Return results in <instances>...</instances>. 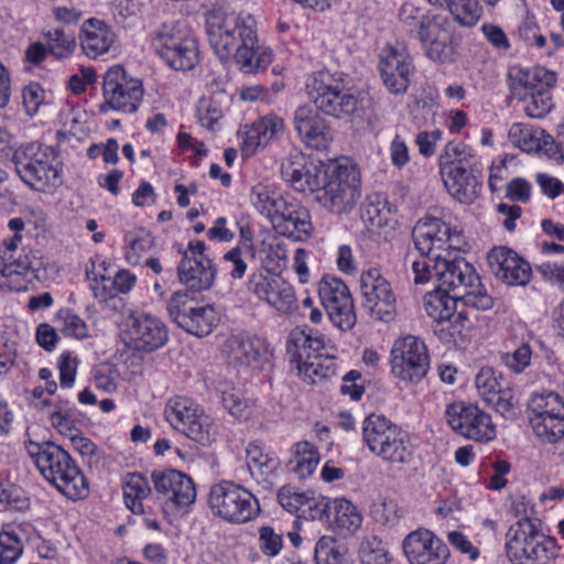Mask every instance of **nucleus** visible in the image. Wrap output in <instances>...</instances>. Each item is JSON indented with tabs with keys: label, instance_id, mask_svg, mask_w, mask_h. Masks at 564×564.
Listing matches in <instances>:
<instances>
[{
	"label": "nucleus",
	"instance_id": "47",
	"mask_svg": "<svg viewBox=\"0 0 564 564\" xmlns=\"http://www.w3.org/2000/svg\"><path fill=\"white\" fill-rule=\"evenodd\" d=\"M288 197L280 195L264 184H257L252 187L250 200L259 214L272 223L280 209L285 205Z\"/></svg>",
	"mask_w": 564,
	"mask_h": 564
},
{
	"label": "nucleus",
	"instance_id": "57",
	"mask_svg": "<svg viewBox=\"0 0 564 564\" xmlns=\"http://www.w3.org/2000/svg\"><path fill=\"white\" fill-rule=\"evenodd\" d=\"M455 20L464 26H474L481 18L478 0H451L446 4Z\"/></svg>",
	"mask_w": 564,
	"mask_h": 564
},
{
	"label": "nucleus",
	"instance_id": "45",
	"mask_svg": "<svg viewBox=\"0 0 564 564\" xmlns=\"http://www.w3.org/2000/svg\"><path fill=\"white\" fill-rule=\"evenodd\" d=\"M508 135L514 147L528 153L540 152L550 139L544 130L521 122L513 123Z\"/></svg>",
	"mask_w": 564,
	"mask_h": 564
},
{
	"label": "nucleus",
	"instance_id": "27",
	"mask_svg": "<svg viewBox=\"0 0 564 564\" xmlns=\"http://www.w3.org/2000/svg\"><path fill=\"white\" fill-rule=\"evenodd\" d=\"M159 499L171 508H186L196 499L193 480L176 469L154 470L151 475Z\"/></svg>",
	"mask_w": 564,
	"mask_h": 564
},
{
	"label": "nucleus",
	"instance_id": "2",
	"mask_svg": "<svg viewBox=\"0 0 564 564\" xmlns=\"http://www.w3.org/2000/svg\"><path fill=\"white\" fill-rule=\"evenodd\" d=\"M531 509L522 496L512 500V510L521 517L506 534V552L512 564H550L555 557V542L529 519Z\"/></svg>",
	"mask_w": 564,
	"mask_h": 564
},
{
	"label": "nucleus",
	"instance_id": "35",
	"mask_svg": "<svg viewBox=\"0 0 564 564\" xmlns=\"http://www.w3.org/2000/svg\"><path fill=\"white\" fill-rule=\"evenodd\" d=\"M2 262L1 275L4 281L1 283L17 292L25 290L33 279H39L43 265L41 258L25 251Z\"/></svg>",
	"mask_w": 564,
	"mask_h": 564
},
{
	"label": "nucleus",
	"instance_id": "1",
	"mask_svg": "<svg viewBox=\"0 0 564 564\" xmlns=\"http://www.w3.org/2000/svg\"><path fill=\"white\" fill-rule=\"evenodd\" d=\"M24 446L44 479L65 497L77 500L88 495L87 480L68 452L52 442L26 441Z\"/></svg>",
	"mask_w": 564,
	"mask_h": 564
},
{
	"label": "nucleus",
	"instance_id": "9",
	"mask_svg": "<svg viewBox=\"0 0 564 564\" xmlns=\"http://www.w3.org/2000/svg\"><path fill=\"white\" fill-rule=\"evenodd\" d=\"M306 93L316 109L337 118L351 115L357 98L346 88L344 75L329 70L313 73L306 79Z\"/></svg>",
	"mask_w": 564,
	"mask_h": 564
},
{
	"label": "nucleus",
	"instance_id": "51",
	"mask_svg": "<svg viewBox=\"0 0 564 564\" xmlns=\"http://www.w3.org/2000/svg\"><path fill=\"white\" fill-rule=\"evenodd\" d=\"M22 529L7 525L0 530V564H13L23 553Z\"/></svg>",
	"mask_w": 564,
	"mask_h": 564
},
{
	"label": "nucleus",
	"instance_id": "37",
	"mask_svg": "<svg viewBox=\"0 0 564 564\" xmlns=\"http://www.w3.org/2000/svg\"><path fill=\"white\" fill-rule=\"evenodd\" d=\"M78 40L83 53L95 59L110 51L116 42V34L105 21L91 18L82 24Z\"/></svg>",
	"mask_w": 564,
	"mask_h": 564
},
{
	"label": "nucleus",
	"instance_id": "16",
	"mask_svg": "<svg viewBox=\"0 0 564 564\" xmlns=\"http://www.w3.org/2000/svg\"><path fill=\"white\" fill-rule=\"evenodd\" d=\"M416 37L425 56L438 64H452L457 58V45L448 19L443 14L426 13L420 20Z\"/></svg>",
	"mask_w": 564,
	"mask_h": 564
},
{
	"label": "nucleus",
	"instance_id": "34",
	"mask_svg": "<svg viewBox=\"0 0 564 564\" xmlns=\"http://www.w3.org/2000/svg\"><path fill=\"white\" fill-rule=\"evenodd\" d=\"M326 337L307 326H297L290 330L286 338V354L292 366L312 359L327 349Z\"/></svg>",
	"mask_w": 564,
	"mask_h": 564
},
{
	"label": "nucleus",
	"instance_id": "56",
	"mask_svg": "<svg viewBox=\"0 0 564 564\" xmlns=\"http://www.w3.org/2000/svg\"><path fill=\"white\" fill-rule=\"evenodd\" d=\"M346 557L345 550L338 544L336 538L322 535L314 547L315 564H336Z\"/></svg>",
	"mask_w": 564,
	"mask_h": 564
},
{
	"label": "nucleus",
	"instance_id": "55",
	"mask_svg": "<svg viewBox=\"0 0 564 564\" xmlns=\"http://www.w3.org/2000/svg\"><path fill=\"white\" fill-rule=\"evenodd\" d=\"M45 39L50 54L57 59L69 57L76 47L74 35L58 28L47 31Z\"/></svg>",
	"mask_w": 564,
	"mask_h": 564
},
{
	"label": "nucleus",
	"instance_id": "21",
	"mask_svg": "<svg viewBox=\"0 0 564 564\" xmlns=\"http://www.w3.org/2000/svg\"><path fill=\"white\" fill-rule=\"evenodd\" d=\"M248 291L281 315H292L299 307L294 286L278 275L252 274Z\"/></svg>",
	"mask_w": 564,
	"mask_h": 564
},
{
	"label": "nucleus",
	"instance_id": "4",
	"mask_svg": "<svg viewBox=\"0 0 564 564\" xmlns=\"http://www.w3.org/2000/svg\"><path fill=\"white\" fill-rule=\"evenodd\" d=\"M557 75L542 66L512 67L509 70V88L512 96L523 102V110L531 118H543L554 107L551 90Z\"/></svg>",
	"mask_w": 564,
	"mask_h": 564
},
{
	"label": "nucleus",
	"instance_id": "13",
	"mask_svg": "<svg viewBox=\"0 0 564 564\" xmlns=\"http://www.w3.org/2000/svg\"><path fill=\"white\" fill-rule=\"evenodd\" d=\"M154 46L159 55L174 69H192L198 63L197 41L180 23H163L155 33Z\"/></svg>",
	"mask_w": 564,
	"mask_h": 564
},
{
	"label": "nucleus",
	"instance_id": "61",
	"mask_svg": "<svg viewBox=\"0 0 564 564\" xmlns=\"http://www.w3.org/2000/svg\"><path fill=\"white\" fill-rule=\"evenodd\" d=\"M476 404L465 403L462 401L453 402L446 406L445 417L451 429L463 435L465 425L474 413Z\"/></svg>",
	"mask_w": 564,
	"mask_h": 564
},
{
	"label": "nucleus",
	"instance_id": "20",
	"mask_svg": "<svg viewBox=\"0 0 564 564\" xmlns=\"http://www.w3.org/2000/svg\"><path fill=\"white\" fill-rule=\"evenodd\" d=\"M434 272L440 282L438 288L446 291L464 292L474 295L487 294L474 267L462 257L447 259L446 254H434Z\"/></svg>",
	"mask_w": 564,
	"mask_h": 564
},
{
	"label": "nucleus",
	"instance_id": "52",
	"mask_svg": "<svg viewBox=\"0 0 564 564\" xmlns=\"http://www.w3.org/2000/svg\"><path fill=\"white\" fill-rule=\"evenodd\" d=\"M76 409L67 401H59L54 404V409L50 413L52 426L63 436L74 438L80 434L75 421Z\"/></svg>",
	"mask_w": 564,
	"mask_h": 564
},
{
	"label": "nucleus",
	"instance_id": "19",
	"mask_svg": "<svg viewBox=\"0 0 564 564\" xmlns=\"http://www.w3.org/2000/svg\"><path fill=\"white\" fill-rule=\"evenodd\" d=\"M364 306L381 322H390L397 314V297L390 282L378 268H369L360 275Z\"/></svg>",
	"mask_w": 564,
	"mask_h": 564
},
{
	"label": "nucleus",
	"instance_id": "6",
	"mask_svg": "<svg viewBox=\"0 0 564 564\" xmlns=\"http://www.w3.org/2000/svg\"><path fill=\"white\" fill-rule=\"evenodd\" d=\"M13 162L21 180L35 191H50L61 183L57 151L53 147L28 143L15 151Z\"/></svg>",
	"mask_w": 564,
	"mask_h": 564
},
{
	"label": "nucleus",
	"instance_id": "10",
	"mask_svg": "<svg viewBox=\"0 0 564 564\" xmlns=\"http://www.w3.org/2000/svg\"><path fill=\"white\" fill-rule=\"evenodd\" d=\"M238 28L229 42V61L246 74L265 69L273 61L272 50L259 42L256 19L249 13H237Z\"/></svg>",
	"mask_w": 564,
	"mask_h": 564
},
{
	"label": "nucleus",
	"instance_id": "43",
	"mask_svg": "<svg viewBox=\"0 0 564 564\" xmlns=\"http://www.w3.org/2000/svg\"><path fill=\"white\" fill-rule=\"evenodd\" d=\"M334 529L340 534H354L362 525L364 517L360 510L348 499H333L330 518Z\"/></svg>",
	"mask_w": 564,
	"mask_h": 564
},
{
	"label": "nucleus",
	"instance_id": "42",
	"mask_svg": "<svg viewBox=\"0 0 564 564\" xmlns=\"http://www.w3.org/2000/svg\"><path fill=\"white\" fill-rule=\"evenodd\" d=\"M121 487L126 507L133 514L143 516V501L151 494V486L147 477L141 473H129L123 477Z\"/></svg>",
	"mask_w": 564,
	"mask_h": 564
},
{
	"label": "nucleus",
	"instance_id": "14",
	"mask_svg": "<svg viewBox=\"0 0 564 564\" xmlns=\"http://www.w3.org/2000/svg\"><path fill=\"white\" fill-rule=\"evenodd\" d=\"M413 241L422 256L463 251L467 247L460 228L435 217L420 219L413 228Z\"/></svg>",
	"mask_w": 564,
	"mask_h": 564
},
{
	"label": "nucleus",
	"instance_id": "28",
	"mask_svg": "<svg viewBox=\"0 0 564 564\" xmlns=\"http://www.w3.org/2000/svg\"><path fill=\"white\" fill-rule=\"evenodd\" d=\"M402 552L409 564H445L449 555L442 540L422 528L404 536Z\"/></svg>",
	"mask_w": 564,
	"mask_h": 564
},
{
	"label": "nucleus",
	"instance_id": "64",
	"mask_svg": "<svg viewBox=\"0 0 564 564\" xmlns=\"http://www.w3.org/2000/svg\"><path fill=\"white\" fill-rule=\"evenodd\" d=\"M197 117L204 128L215 131L219 129L223 110L215 101L210 99H202L197 107Z\"/></svg>",
	"mask_w": 564,
	"mask_h": 564
},
{
	"label": "nucleus",
	"instance_id": "39",
	"mask_svg": "<svg viewBox=\"0 0 564 564\" xmlns=\"http://www.w3.org/2000/svg\"><path fill=\"white\" fill-rule=\"evenodd\" d=\"M395 207L379 194L367 198L361 218L367 229L376 235H388L395 225Z\"/></svg>",
	"mask_w": 564,
	"mask_h": 564
},
{
	"label": "nucleus",
	"instance_id": "23",
	"mask_svg": "<svg viewBox=\"0 0 564 564\" xmlns=\"http://www.w3.org/2000/svg\"><path fill=\"white\" fill-rule=\"evenodd\" d=\"M318 295L332 323L343 329H350L356 323V314L350 292L338 278L326 275L318 283Z\"/></svg>",
	"mask_w": 564,
	"mask_h": 564
},
{
	"label": "nucleus",
	"instance_id": "62",
	"mask_svg": "<svg viewBox=\"0 0 564 564\" xmlns=\"http://www.w3.org/2000/svg\"><path fill=\"white\" fill-rule=\"evenodd\" d=\"M308 494L294 486L284 485L278 491V501L285 511L296 513L305 508Z\"/></svg>",
	"mask_w": 564,
	"mask_h": 564
},
{
	"label": "nucleus",
	"instance_id": "63",
	"mask_svg": "<svg viewBox=\"0 0 564 564\" xmlns=\"http://www.w3.org/2000/svg\"><path fill=\"white\" fill-rule=\"evenodd\" d=\"M475 386L484 401L492 399L496 392L501 389L498 376L490 367H484L478 371Z\"/></svg>",
	"mask_w": 564,
	"mask_h": 564
},
{
	"label": "nucleus",
	"instance_id": "49",
	"mask_svg": "<svg viewBox=\"0 0 564 564\" xmlns=\"http://www.w3.org/2000/svg\"><path fill=\"white\" fill-rule=\"evenodd\" d=\"M124 259L132 265L141 264V260L154 246V238L147 230L139 228L124 234Z\"/></svg>",
	"mask_w": 564,
	"mask_h": 564
},
{
	"label": "nucleus",
	"instance_id": "29",
	"mask_svg": "<svg viewBox=\"0 0 564 564\" xmlns=\"http://www.w3.org/2000/svg\"><path fill=\"white\" fill-rule=\"evenodd\" d=\"M379 69L387 89L391 94L401 95L410 85L414 67L404 47L387 45L380 53Z\"/></svg>",
	"mask_w": 564,
	"mask_h": 564
},
{
	"label": "nucleus",
	"instance_id": "60",
	"mask_svg": "<svg viewBox=\"0 0 564 564\" xmlns=\"http://www.w3.org/2000/svg\"><path fill=\"white\" fill-rule=\"evenodd\" d=\"M56 319L65 336L74 337L76 339H84L89 336V328L86 322L73 311L68 308L61 310L56 315Z\"/></svg>",
	"mask_w": 564,
	"mask_h": 564
},
{
	"label": "nucleus",
	"instance_id": "31",
	"mask_svg": "<svg viewBox=\"0 0 564 564\" xmlns=\"http://www.w3.org/2000/svg\"><path fill=\"white\" fill-rule=\"evenodd\" d=\"M488 264L492 274L508 285L523 286L530 282V264L510 248H494L488 254Z\"/></svg>",
	"mask_w": 564,
	"mask_h": 564
},
{
	"label": "nucleus",
	"instance_id": "44",
	"mask_svg": "<svg viewBox=\"0 0 564 564\" xmlns=\"http://www.w3.org/2000/svg\"><path fill=\"white\" fill-rule=\"evenodd\" d=\"M246 453L248 469L251 476L259 482L274 475L280 467L278 456L256 443L249 444Z\"/></svg>",
	"mask_w": 564,
	"mask_h": 564
},
{
	"label": "nucleus",
	"instance_id": "41",
	"mask_svg": "<svg viewBox=\"0 0 564 564\" xmlns=\"http://www.w3.org/2000/svg\"><path fill=\"white\" fill-rule=\"evenodd\" d=\"M520 339L514 337L511 340L512 347L501 356L503 366L512 373L520 375L528 369L533 359V345L536 344L534 336L522 329Z\"/></svg>",
	"mask_w": 564,
	"mask_h": 564
},
{
	"label": "nucleus",
	"instance_id": "8",
	"mask_svg": "<svg viewBox=\"0 0 564 564\" xmlns=\"http://www.w3.org/2000/svg\"><path fill=\"white\" fill-rule=\"evenodd\" d=\"M360 194V175L356 166L329 161L327 178L317 192V203L333 214H347L356 206Z\"/></svg>",
	"mask_w": 564,
	"mask_h": 564
},
{
	"label": "nucleus",
	"instance_id": "40",
	"mask_svg": "<svg viewBox=\"0 0 564 564\" xmlns=\"http://www.w3.org/2000/svg\"><path fill=\"white\" fill-rule=\"evenodd\" d=\"M239 230L238 246L231 248L225 256L224 260L229 265V274L234 279H240L246 273V258L253 254L252 232L249 223L245 218L236 221Z\"/></svg>",
	"mask_w": 564,
	"mask_h": 564
},
{
	"label": "nucleus",
	"instance_id": "30",
	"mask_svg": "<svg viewBox=\"0 0 564 564\" xmlns=\"http://www.w3.org/2000/svg\"><path fill=\"white\" fill-rule=\"evenodd\" d=\"M284 133L283 119L270 113L259 118L251 124L242 126L238 131L241 152L251 156L264 149L271 141L280 139Z\"/></svg>",
	"mask_w": 564,
	"mask_h": 564
},
{
	"label": "nucleus",
	"instance_id": "53",
	"mask_svg": "<svg viewBox=\"0 0 564 564\" xmlns=\"http://www.w3.org/2000/svg\"><path fill=\"white\" fill-rule=\"evenodd\" d=\"M223 404L230 415L238 420H247L251 416L254 402L245 398L241 390L236 388L221 390Z\"/></svg>",
	"mask_w": 564,
	"mask_h": 564
},
{
	"label": "nucleus",
	"instance_id": "25",
	"mask_svg": "<svg viewBox=\"0 0 564 564\" xmlns=\"http://www.w3.org/2000/svg\"><path fill=\"white\" fill-rule=\"evenodd\" d=\"M205 249L203 241H189L177 268L180 282L192 291L207 290L214 283L216 271Z\"/></svg>",
	"mask_w": 564,
	"mask_h": 564
},
{
	"label": "nucleus",
	"instance_id": "58",
	"mask_svg": "<svg viewBox=\"0 0 564 564\" xmlns=\"http://www.w3.org/2000/svg\"><path fill=\"white\" fill-rule=\"evenodd\" d=\"M370 513L377 523L389 528L395 527L404 516L402 507L392 499L373 503Z\"/></svg>",
	"mask_w": 564,
	"mask_h": 564
},
{
	"label": "nucleus",
	"instance_id": "17",
	"mask_svg": "<svg viewBox=\"0 0 564 564\" xmlns=\"http://www.w3.org/2000/svg\"><path fill=\"white\" fill-rule=\"evenodd\" d=\"M167 312L175 324L198 337L210 334L219 321L213 305L200 304L183 291L172 294Z\"/></svg>",
	"mask_w": 564,
	"mask_h": 564
},
{
	"label": "nucleus",
	"instance_id": "50",
	"mask_svg": "<svg viewBox=\"0 0 564 564\" xmlns=\"http://www.w3.org/2000/svg\"><path fill=\"white\" fill-rule=\"evenodd\" d=\"M496 434V425L490 414L476 405L471 419L465 425L463 436L475 442L488 443L495 440Z\"/></svg>",
	"mask_w": 564,
	"mask_h": 564
},
{
	"label": "nucleus",
	"instance_id": "33",
	"mask_svg": "<svg viewBox=\"0 0 564 564\" xmlns=\"http://www.w3.org/2000/svg\"><path fill=\"white\" fill-rule=\"evenodd\" d=\"M294 128L302 142L311 149L325 150L333 141L330 128L311 107L302 106L296 109Z\"/></svg>",
	"mask_w": 564,
	"mask_h": 564
},
{
	"label": "nucleus",
	"instance_id": "24",
	"mask_svg": "<svg viewBox=\"0 0 564 564\" xmlns=\"http://www.w3.org/2000/svg\"><path fill=\"white\" fill-rule=\"evenodd\" d=\"M126 337L135 350L152 351L165 345L169 333L166 325L158 316L134 311L126 319Z\"/></svg>",
	"mask_w": 564,
	"mask_h": 564
},
{
	"label": "nucleus",
	"instance_id": "3",
	"mask_svg": "<svg viewBox=\"0 0 564 564\" xmlns=\"http://www.w3.org/2000/svg\"><path fill=\"white\" fill-rule=\"evenodd\" d=\"M361 435L369 452L386 464L406 466L414 459L415 445L410 433L384 415L366 416Z\"/></svg>",
	"mask_w": 564,
	"mask_h": 564
},
{
	"label": "nucleus",
	"instance_id": "15",
	"mask_svg": "<svg viewBox=\"0 0 564 564\" xmlns=\"http://www.w3.org/2000/svg\"><path fill=\"white\" fill-rule=\"evenodd\" d=\"M392 375L406 383L421 381L430 369V356L425 343L413 335L394 340L390 351Z\"/></svg>",
	"mask_w": 564,
	"mask_h": 564
},
{
	"label": "nucleus",
	"instance_id": "59",
	"mask_svg": "<svg viewBox=\"0 0 564 564\" xmlns=\"http://www.w3.org/2000/svg\"><path fill=\"white\" fill-rule=\"evenodd\" d=\"M448 164H463L473 167L477 164L475 151L462 142H448L440 159V166Z\"/></svg>",
	"mask_w": 564,
	"mask_h": 564
},
{
	"label": "nucleus",
	"instance_id": "48",
	"mask_svg": "<svg viewBox=\"0 0 564 564\" xmlns=\"http://www.w3.org/2000/svg\"><path fill=\"white\" fill-rule=\"evenodd\" d=\"M318 463L319 454L313 444L303 441L294 445L293 456L289 462V466L299 478L311 476Z\"/></svg>",
	"mask_w": 564,
	"mask_h": 564
},
{
	"label": "nucleus",
	"instance_id": "26",
	"mask_svg": "<svg viewBox=\"0 0 564 564\" xmlns=\"http://www.w3.org/2000/svg\"><path fill=\"white\" fill-rule=\"evenodd\" d=\"M281 174L295 191L314 193L321 191L328 175V162H308L301 152H293L283 161Z\"/></svg>",
	"mask_w": 564,
	"mask_h": 564
},
{
	"label": "nucleus",
	"instance_id": "18",
	"mask_svg": "<svg viewBox=\"0 0 564 564\" xmlns=\"http://www.w3.org/2000/svg\"><path fill=\"white\" fill-rule=\"evenodd\" d=\"M102 93L105 102L101 110L113 109L124 113L138 110L142 98L143 87L138 78L128 76L124 68L117 65L110 67L104 76Z\"/></svg>",
	"mask_w": 564,
	"mask_h": 564
},
{
	"label": "nucleus",
	"instance_id": "38",
	"mask_svg": "<svg viewBox=\"0 0 564 564\" xmlns=\"http://www.w3.org/2000/svg\"><path fill=\"white\" fill-rule=\"evenodd\" d=\"M440 173L447 192L458 202L471 203L479 193V184L471 167L463 164L441 165Z\"/></svg>",
	"mask_w": 564,
	"mask_h": 564
},
{
	"label": "nucleus",
	"instance_id": "7",
	"mask_svg": "<svg viewBox=\"0 0 564 564\" xmlns=\"http://www.w3.org/2000/svg\"><path fill=\"white\" fill-rule=\"evenodd\" d=\"M164 417L174 430L204 446L214 443L219 434L215 420L188 397L170 398L164 406Z\"/></svg>",
	"mask_w": 564,
	"mask_h": 564
},
{
	"label": "nucleus",
	"instance_id": "11",
	"mask_svg": "<svg viewBox=\"0 0 564 564\" xmlns=\"http://www.w3.org/2000/svg\"><path fill=\"white\" fill-rule=\"evenodd\" d=\"M208 506L215 516L235 524L252 521L261 510L258 498L250 490L228 480L210 487Z\"/></svg>",
	"mask_w": 564,
	"mask_h": 564
},
{
	"label": "nucleus",
	"instance_id": "46",
	"mask_svg": "<svg viewBox=\"0 0 564 564\" xmlns=\"http://www.w3.org/2000/svg\"><path fill=\"white\" fill-rule=\"evenodd\" d=\"M297 376L310 384H315L323 379L332 378L337 372L334 357L323 354L312 359L292 366Z\"/></svg>",
	"mask_w": 564,
	"mask_h": 564
},
{
	"label": "nucleus",
	"instance_id": "36",
	"mask_svg": "<svg viewBox=\"0 0 564 564\" xmlns=\"http://www.w3.org/2000/svg\"><path fill=\"white\" fill-rule=\"evenodd\" d=\"M272 224L281 235L294 240L308 238L313 230L308 209L292 198L286 199Z\"/></svg>",
	"mask_w": 564,
	"mask_h": 564
},
{
	"label": "nucleus",
	"instance_id": "54",
	"mask_svg": "<svg viewBox=\"0 0 564 564\" xmlns=\"http://www.w3.org/2000/svg\"><path fill=\"white\" fill-rule=\"evenodd\" d=\"M358 556L362 564H389L390 556L382 540L376 535L364 536Z\"/></svg>",
	"mask_w": 564,
	"mask_h": 564
},
{
	"label": "nucleus",
	"instance_id": "5",
	"mask_svg": "<svg viewBox=\"0 0 564 564\" xmlns=\"http://www.w3.org/2000/svg\"><path fill=\"white\" fill-rule=\"evenodd\" d=\"M459 301L466 306L481 311L491 308L494 303L488 294L451 293L437 286L434 291L426 293L423 299L426 314L437 324L435 332L445 333L449 337L462 333L465 317L463 313L457 312Z\"/></svg>",
	"mask_w": 564,
	"mask_h": 564
},
{
	"label": "nucleus",
	"instance_id": "32",
	"mask_svg": "<svg viewBox=\"0 0 564 564\" xmlns=\"http://www.w3.org/2000/svg\"><path fill=\"white\" fill-rule=\"evenodd\" d=\"M236 12L213 9L207 12L205 20L208 43L221 62H229V42L238 28Z\"/></svg>",
	"mask_w": 564,
	"mask_h": 564
},
{
	"label": "nucleus",
	"instance_id": "12",
	"mask_svg": "<svg viewBox=\"0 0 564 564\" xmlns=\"http://www.w3.org/2000/svg\"><path fill=\"white\" fill-rule=\"evenodd\" d=\"M528 412L530 425L540 440L553 444L564 437V398L557 392L532 393Z\"/></svg>",
	"mask_w": 564,
	"mask_h": 564
},
{
	"label": "nucleus",
	"instance_id": "22",
	"mask_svg": "<svg viewBox=\"0 0 564 564\" xmlns=\"http://www.w3.org/2000/svg\"><path fill=\"white\" fill-rule=\"evenodd\" d=\"M223 352L230 365L252 369H262L272 357L269 343L248 332L228 336L224 341Z\"/></svg>",
	"mask_w": 564,
	"mask_h": 564
}]
</instances>
